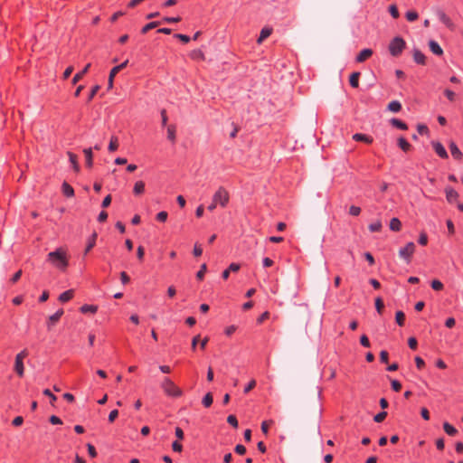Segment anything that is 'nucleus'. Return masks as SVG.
<instances>
[{
  "label": "nucleus",
  "instance_id": "15",
  "mask_svg": "<svg viewBox=\"0 0 463 463\" xmlns=\"http://www.w3.org/2000/svg\"><path fill=\"white\" fill-rule=\"evenodd\" d=\"M189 57L193 61H203L205 60V55H204L203 52L202 50H200V49L193 50L189 53Z\"/></svg>",
  "mask_w": 463,
  "mask_h": 463
},
{
  "label": "nucleus",
  "instance_id": "12",
  "mask_svg": "<svg viewBox=\"0 0 463 463\" xmlns=\"http://www.w3.org/2000/svg\"><path fill=\"white\" fill-rule=\"evenodd\" d=\"M446 199L449 203H452L458 198V194L452 187L445 188Z\"/></svg>",
  "mask_w": 463,
  "mask_h": 463
},
{
  "label": "nucleus",
  "instance_id": "7",
  "mask_svg": "<svg viewBox=\"0 0 463 463\" xmlns=\"http://www.w3.org/2000/svg\"><path fill=\"white\" fill-rule=\"evenodd\" d=\"M431 146L435 151V153L442 159H447L449 155L444 146L439 141H432Z\"/></svg>",
  "mask_w": 463,
  "mask_h": 463
},
{
  "label": "nucleus",
  "instance_id": "56",
  "mask_svg": "<svg viewBox=\"0 0 463 463\" xmlns=\"http://www.w3.org/2000/svg\"><path fill=\"white\" fill-rule=\"evenodd\" d=\"M388 360H389V354H388V352L387 351H381L380 353V361L383 363V364H387L388 363Z\"/></svg>",
  "mask_w": 463,
  "mask_h": 463
},
{
  "label": "nucleus",
  "instance_id": "29",
  "mask_svg": "<svg viewBox=\"0 0 463 463\" xmlns=\"http://www.w3.org/2000/svg\"><path fill=\"white\" fill-rule=\"evenodd\" d=\"M388 109L392 112L397 113L402 109V104L398 100H392L388 104Z\"/></svg>",
  "mask_w": 463,
  "mask_h": 463
},
{
  "label": "nucleus",
  "instance_id": "11",
  "mask_svg": "<svg viewBox=\"0 0 463 463\" xmlns=\"http://www.w3.org/2000/svg\"><path fill=\"white\" fill-rule=\"evenodd\" d=\"M63 313V309L60 308L54 314L50 316L49 321L47 323L48 328H51L52 326H54L60 320Z\"/></svg>",
  "mask_w": 463,
  "mask_h": 463
},
{
  "label": "nucleus",
  "instance_id": "62",
  "mask_svg": "<svg viewBox=\"0 0 463 463\" xmlns=\"http://www.w3.org/2000/svg\"><path fill=\"white\" fill-rule=\"evenodd\" d=\"M415 364L419 370H421L425 365L424 360L420 356L415 357Z\"/></svg>",
  "mask_w": 463,
  "mask_h": 463
},
{
  "label": "nucleus",
  "instance_id": "24",
  "mask_svg": "<svg viewBox=\"0 0 463 463\" xmlns=\"http://www.w3.org/2000/svg\"><path fill=\"white\" fill-rule=\"evenodd\" d=\"M167 138L175 143L176 139V127L175 125H169L167 127Z\"/></svg>",
  "mask_w": 463,
  "mask_h": 463
},
{
  "label": "nucleus",
  "instance_id": "18",
  "mask_svg": "<svg viewBox=\"0 0 463 463\" xmlns=\"http://www.w3.org/2000/svg\"><path fill=\"white\" fill-rule=\"evenodd\" d=\"M61 191H62L63 195L66 197H73L74 196V189L67 182H63V184L61 185Z\"/></svg>",
  "mask_w": 463,
  "mask_h": 463
},
{
  "label": "nucleus",
  "instance_id": "53",
  "mask_svg": "<svg viewBox=\"0 0 463 463\" xmlns=\"http://www.w3.org/2000/svg\"><path fill=\"white\" fill-rule=\"evenodd\" d=\"M391 385H392V389L394 392H400L401 389H402V383L399 381H397V380H392L391 382Z\"/></svg>",
  "mask_w": 463,
  "mask_h": 463
},
{
  "label": "nucleus",
  "instance_id": "46",
  "mask_svg": "<svg viewBox=\"0 0 463 463\" xmlns=\"http://www.w3.org/2000/svg\"><path fill=\"white\" fill-rule=\"evenodd\" d=\"M444 95L446 96V98L449 100V101H454L455 100V97H456V94L454 91H452L451 90H444Z\"/></svg>",
  "mask_w": 463,
  "mask_h": 463
},
{
  "label": "nucleus",
  "instance_id": "59",
  "mask_svg": "<svg viewBox=\"0 0 463 463\" xmlns=\"http://www.w3.org/2000/svg\"><path fill=\"white\" fill-rule=\"evenodd\" d=\"M43 392L51 399L52 404L57 400V397L49 389L43 390Z\"/></svg>",
  "mask_w": 463,
  "mask_h": 463
},
{
  "label": "nucleus",
  "instance_id": "41",
  "mask_svg": "<svg viewBox=\"0 0 463 463\" xmlns=\"http://www.w3.org/2000/svg\"><path fill=\"white\" fill-rule=\"evenodd\" d=\"M375 307H376V310L379 314H382L383 312V309L384 307V304H383V301L381 298H377L375 299Z\"/></svg>",
  "mask_w": 463,
  "mask_h": 463
},
{
  "label": "nucleus",
  "instance_id": "34",
  "mask_svg": "<svg viewBox=\"0 0 463 463\" xmlns=\"http://www.w3.org/2000/svg\"><path fill=\"white\" fill-rule=\"evenodd\" d=\"M96 238H97V234L93 233L92 236L89 239L86 249H85V254H87L95 246Z\"/></svg>",
  "mask_w": 463,
  "mask_h": 463
},
{
  "label": "nucleus",
  "instance_id": "55",
  "mask_svg": "<svg viewBox=\"0 0 463 463\" xmlns=\"http://www.w3.org/2000/svg\"><path fill=\"white\" fill-rule=\"evenodd\" d=\"M256 386V381L254 379H252L251 381L249 382V383L245 386L243 392L244 393H248L249 392H250L254 387Z\"/></svg>",
  "mask_w": 463,
  "mask_h": 463
},
{
  "label": "nucleus",
  "instance_id": "20",
  "mask_svg": "<svg viewBox=\"0 0 463 463\" xmlns=\"http://www.w3.org/2000/svg\"><path fill=\"white\" fill-rule=\"evenodd\" d=\"M85 158H86V165L90 168L93 165V154H92V148H85L83 150Z\"/></svg>",
  "mask_w": 463,
  "mask_h": 463
},
{
  "label": "nucleus",
  "instance_id": "25",
  "mask_svg": "<svg viewBox=\"0 0 463 463\" xmlns=\"http://www.w3.org/2000/svg\"><path fill=\"white\" fill-rule=\"evenodd\" d=\"M145 192V183L143 181H137L134 184L133 193L136 195H140Z\"/></svg>",
  "mask_w": 463,
  "mask_h": 463
},
{
  "label": "nucleus",
  "instance_id": "51",
  "mask_svg": "<svg viewBox=\"0 0 463 463\" xmlns=\"http://www.w3.org/2000/svg\"><path fill=\"white\" fill-rule=\"evenodd\" d=\"M349 213L353 216H358L361 213V208L355 205H352L349 208Z\"/></svg>",
  "mask_w": 463,
  "mask_h": 463
},
{
  "label": "nucleus",
  "instance_id": "63",
  "mask_svg": "<svg viewBox=\"0 0 463 463\" xmlns=\"http://www.w3.org/2000/svg\"><path fill=\"white\" fill-rule=\"evenodd\" d=\"M417 339L415 337H410L408 339V345L411 349L415 350L417 348Z\"/></svg>",
  "mask_w": 463,
  "mask_h": 463
},
{
  "label": "nucleus",
  "instance_id": "35",
  "mask_svg": "<svg viewBox=\"0 0 463 463\" xmlns=\"http://www.w3.org/2000/svg\"><path fill=\"white\" fill-rule=\"evenodd\" d=\"M160 22H150L148 24H146L142 29H141V33H146L149 30L151 29H154L156 27H157L159 25Z\"/></svg>",
  "mask_w": 463,
  "mask_h": 463
},
{
  "label": "nucleus",
  "instance_id": "43",
  "mask_svg": "<svg viewBox=\"0 0 463 463\" xmlns=\"http://www.w3.org/2000/svg\"><path fill=\"white\" fill-rule=\"evenodd\" d=\"M128 62V61L127 60L124 62H122L121 64L113 67L112 68V75L118 73L122 69H124L127 66Z\"/></svg>",
  "mask_w": 463,
  "mask_h": 463
},
{
  "label": "nucleus",
  "instance_id": "2",
  "mask_svg": "<svg viewBox=\"0 0 463 463\" xmlns=\"http://www.w3.org/2000/svg\"><path fill=\"white\" fill-rule=\"evenodd\" d=\"M161 388L169 397H181L183 391L168 377H165L161 383Z\"/></svg>",
  "mask_w": 463,
  "mask_h": 463
},
{
  "label": "nucleus",
  "instance_id": "28",
  "mask_svg": "<svg viewBox=\"0 0 463 463\" xmlns=\"http://www.w3.org/2000/svg\"><path fill=\"white\" fill-rule=\"evenodd\" d=\"M69 160L73 167V169L78 172L80 170V165L78 164L77 156L72 152H68Z\"/></svg>",
  "mask_w": 463,
  "mask_h": 463
},
{
  "label": "nucleus",
  "instance_id": "1",
  "mask_svg": "<svg viewBox=\"0 0 463 463\" xmlns=\"http://www.w3.org/2000/svg\"><path fill=\"white\" fill-rule=\"evenodd\" d=\"M47 260L54 267L61 270L66 269L69 264L66 252L61 248L57 249L54 251L49 252L47 255Z\"/></svg>",
  "mask_w": 463,
  "mask_h": 463
},
{
  "label": "nucleus",
  "instance_id": "33",
  "mask_svg": "<svg viewBox=\"0 0 463 463\" xmlns=\"http://www.w3.org/2000/svg\"><path fill=\"white\" fill-rule=\"evenodd\" d=\"M118 148V137L115 136H112L110 138V142L109 144V150L110 152H114Z\"/></svg>",
  "mask_w": 463,
  "mask_h": 463
},
{
  "label": "nucleus",
  "instance_id": "44",
  "mask_svg": "<svg viewBox=\"0 0 463 463\" xmlns=\"http://www.w3.org/2000/svg\"><path fill=\"white\" fill-rule=\"evenodd\" d=\"M386 416H387V412L386 411H381V412L377 413L374 416L373 420H374L375 422H382V421L384 420Z\"/></svg>",
  "mask_w": 463,
  "mask_h": 463
},
{
  "label": "nucleus",
  "instance_id": "32",
  "mask_svg": "<svg viewBox=\"0 0 463 463\" xmlns=\"http://www.w3.org/2000/svg\"><path fill=\"white\" fill-rule=\"evenodd\" d=\"M213 398L211 392L206 393L202 400V403L205 408H209L213 404Z\"/></svg>",
  "mask_w": 463,
  "mask_h": 463
},
{
  "label": "nucleus",
  "instance_id": "50",
  "mask_svg": "<svg viewBox=\"0 0 463 463\" xmlns=\"http://www.w3.org/2000/svg\"><path fill=\"white\" fill-rule=\"evenodd\" d=\"M87 449H88V452H89L90 457L92 458H96L97 451H96L95 447L92 444L88 443L87 444Z\"/></svg>",
  "mask_w": 463,
  "mask_h": 463
},
{
  "label": "nucleus",
  "instance_id": "40",
  "mask_svg": "<svg viewBox=\"0 0 463 463\" xmlns=\"http://www.w3.org/2000/svg\"><path fill=\"white\" fill-rule=\"evenodd\" d=\"M443 284L441 281L438 280V279H433L431 281V288L434 289V290H437V291H439V290H442L443 289Z\"/></svg>",
  "mask_w": 463,
  "mask_h": 463
},
{
  "label": "nucleus",
  "instance_id": "58",
  "mask_svg": "<svg viewBox=\"0 0 463 463\" xmlns=\"http://www.w3.org/2000/svg\"><path fill=\"white\" fill-rule=\"evenodd\" d=\"M446 224L449 233L450 235H453L455 233V227L453 222L451 220H447Z\"/></svg>",
  "mask_w": 463,
  "mask_h": 463
},
{
  "label": "nucleus",
  "instance_id": "30",
  "mask_svg": "<svg viewBox=\"0 0 463 463\" xmlns=\"http://www.w3.org/2000/svg\"><path fill=\"white\" fill-rule=\"evenodd\" d=\"M402 228L401 221L394 217L390 221V229L393 232H399Z\"/></svg>",
  "mask_w": 463,
  "mask_h": 463
},
{
  "label": "nucleus",
  "instance_id": "38",
  "mask_svg": "<svg viewBox=\"0 0 463 463\" xmlns=\"http://www.w3.org/2000/svg\"><path fill=\"white\" fill-rule=\"evenodd\" d=\"M206 270H207V266L205 263H203V265H201L200 269L197 271L196 278L199 280H203Z\"/></svg>",
  "mask_w": 463,
  "mask_h": 463
},
{
  "label": "nucleus",
  "instance_id": "23",
  "mask_svg": "<svg viewBox=\"0 0 463 463\" xmlns=\"http://www.w3.org/2000/svg\"><path fill=\"white\" fill-rule=\"evenodd\" d=\"M80 310L82 314H87V313L95 314L98 311V306L85 304L80 307Z\"/></svg>",
  "mask_w": 463,
  "mask_h": 463
},
{
  "label": "nucleus",
  "instance_id": "17",
  "mask_svg": "<svg viewBox=\"0 0 463 463\" xmlns=\"http://www.w3.org/2000/svg\"><path fill=\"white\" fill-rule=\"evenodd\" d=\"M353 139L355 140V141H359V142H364V143H367V144H371L373 142V137L368 136V135H365V134H362V133H356L353 136Z\"/></svg>",
  "mask_w": 463,
  "mask_h": 463
},
{
  "label": "nucleus",
  "instance_id": "37",
  "mask_svg": "<svg viewBox=\"0 0 463 463\" xmlns=\"http://www.w3.org/2000/svg\"><path fill=\"white\" fill-rule=\"evenodd\" d=\"M368 229L372 232H380L382 229V222L380 221H376V222L369 224Z\"/></svg>",
  "mask_w": 463,
  "mask_h": 463
},
{
  "label": "nucleus",
  "instance_id": "61",
  "mask_svg": "<svg viewBox=\"0 0 463 463\" xmlns=\"http://www.w3.org/2000/svg\"><path fill=\"white\" fill-rule=\"evenodd\" d=\"M237 330V326L232 325L225 328L224 333L227 336H231Z\"/></svg>",
  "mask_w": 463,
  "mask_h": 463
},
{
  "label": "nucleus",
  "instance_id": "21",
  "mask_svg": "<svg viewBox=\"0 0 463 463\" xmlns=\"http://www.w3.org/2000/svg\"><path fill=\"white\" fill-rule=\"evenodd\" d=\"M74 296V290L73 289H68L64 292H62L59 296V300L62 303L70 301Z\"/></svg>",
  "mask_w": 463,
  "mask_h": 463
},
{
  "label": "nucleus",
  "instance_id": "16",
  "mask_svg": "<svg viewBox=\"0 0 463 463\" xmlns=\"http://www.w3.org/2000/svg\"><path fill=\"white\" fill-rule=\"evenodd\" d=\"M429 47H430V50L435 54V55H438V56H441L443 54V50L442 48L440 47V45L434 40H430L429 42Z\"/></svg>",
  "mask_w": 463,
  "mask_h": 463
},
{
  "label": "nucleus",
  "instance_id": "60",
  "mask_svg": "<svg viewBox=\"0 0 463 463\" xmlns=\"http://www.w3.org/2000/svg\"><path fill=\"white\" fill-rule=\"evenodd\" d=\"M99 90V85H95L94 87H92V89L89 94V97H88V101H90L95 97V95L97 94Z\"/></svg>",
  "mask_w": 463,
  "mask_h": 463
},
{
  "label": "nucleus",
  "instance_id": "57",
  "mask_svg": "<svg viewBox=\"0 0 463 463\" xmlns=\"http://www.w3.org/2000/svg\"><path fill=\"white\" fill-rule=\"evenodd\" d=\"M360 344L364 346V347H370V341H369V338L367 337V335H363L361 337H360Z\"/></svg>",
  "mask_w": 463,
  "mask_h": 463
},
{
  "label": "nucleus",
  "instance_id": "52",
  "mask_svg": "<svg viewBox=\"0 0 463 463\" xmlns=\"http://www.w3.org/2000/svg\"><path fill=\"white\" fill-rule=\"evenodd\" d=\"M418 242L422 245V246H425L427 245L428 243V236L425 232H421L419 236V240H418Z\"/></svg>",
  "mask_w": 463,
  "mask_h": 463
},
{
  "label": "nucleus",
  "instance_id": "5",
  "mask_svg": "<svg viewBox=\"0 0 463 463\" xmlns=\"http://www.w3.org/2000/svg\"><path fill=\"white\" fill-rule=\"evenodd\" d=\"M28 355L29 353L27 349H24L15 356L14 371L20 377H23L24 374V359H25Z\"/></svg>",
  "mask_w": 463,
  "mask_h": 463
},
{
  "label": "nucleus",
  "instance_id": "4",
  "mask_svg": "<svg viewBox=\"0 0 463 463\" xmlns=\"http://www.w3.org/2000/svg\"><path fill=\"white\" fill-rule=\"evenodd\" d=\"M405 41L402 38H393L389 44L390 53L394 57L399 56L405 48Z\"/></svg>",
  "mask_w": 463,
  "mask_h": 463
},
{
  "label": "nucleus",
  "instance_id": "39",
  "mask_svg": "<svg viewBox=\"0 0 463 463\" xmlns=\"http://www.w3.org/2000/svg\"><path fill=\"white\" fill-rule=\"evenodd\" d=\"M405 17L409 22H414L418 19L419 14L415 11H408L405 14Z\"/></svg>",
  "mask_w": 463,
  "mask_h": 463
},
{
  "label": "nucleus",
  "instance_id": "10",
  "mask_svg": "<svg viewBox=\"0 0 463 463\" xmlns=\"http://www.w3.org/2000/svg\"><path fill=\"white\" fill-rule=\"evenodd\" d=\"M373 55L372 49L365 48L362 50L356 56L355 61L356 62H364L368 58H370Z\"/></svg>",
  "mask_w": 463,
  "mask_h": 463
},
{
  "label": "nucleus",
  "instance_id": "31",
  "mask_svg": "<svg viewBox=\"0 0 463 463\" xmlns=\"http://www.w3.org/2000/svg\"><path fill=\"white\" fill-rule=\"evenodd\" d=\"M443 429L444 431L449 436H455L458 433L457 429L449 422H444Z\"/></svg>",
  "mask_w": 463,
  "mask_h": 463
},
{
  "label": "nucleus",
  "instance_id": "27",
  "mask_svg": "<svg viewBox=\"0 0 463 463\" xmlns=\"http://www.w3.org/2000/svg\"><path fill=\"white\" fill-rule=\"evenodd\" d=\"M359 78H360V72H357V71L353 72L350 75L349 82H350V85L353 88H358L359 87Z\"/></svg>",
  "mask_w": 463,
  "mask_h": 463
},
{
  "label": "nucleus",
  "instance_id": "6",
  "mask_svg": "<svg viewBox=\"0 0 463 463\" xmlns=\"http://www.w3.org/2000/svg\"><path fill=\"white\" fill-rule=\"evenodd\" d=\"M414 251L415 244L413 242H408L403 248L400 249L399 256L409 263Z\"/></svg>",
  "mask_w": 463,
  "mask_h": 463
},
{
  "label": "nucleus",
  "instance_id": "8",
  "mask_svg": "<svg viewBox=\"0 0 463 463\" xmlns=\"http://www.w3.org/2000/svg\"><path fill=\"white\" fill-rule=\"evenodd\" d=\"M437 16L439 20L449 29L453 30L454 29V24L451 21V19L443 12L442 10L437 11Z\"/></svg>",
  "mask_w": 463,
  "mask_h": 463
},
{
  "label": "nucleus",
  "instance_id": "13",
  "mask_svg": "<svg viewBox=\"0 0 463 463\" xmlns=\"http://www.w3.org/2000/svg\"><path fill=\"white\" fill-rule=\"evenodd\" d=\"M449 150H450L451 156H452L456 160H461V159H462V157H463V154H462V152L459 150V148L458 147V146L456 145V143H454V142H450V144H449Z\"/></svg>",
  "mask_w": 463,
  "mask_h": 463
},
{
  "label": "nucleus",
  "instance_id": "45",
  "mask_svg": "<svg viewBox=\"0 0 463 463\" xmlns=\"http://www.w3.org/2000/svg\"><path fill=\"white\" fill-rule=\"evenodd\" d=\"M227 422L233 428H238V420L234 415H229L227 417Z\"/></svg>",
  "mask_w": 463,
  "mask_h": 463
},
{
  "label": "nucleus",
  "instance_id": "22",
  "mask_svg": "<svg viewBox=\"0 0 463 463\" xmlns=\"http://www.w3.org/2000/svg\"><path fill=\"white\" fill-rule=\"evenodd\" d=\"M390 123L392 124V127L398 128V129H401V130H407L408 129V126L405 122L402 121L401 119L399 118H392L390 120Z\"/></svg>",
  "mask_w": 463,
  "mask_h": 463
},
{
  "label": "nucleus",
  "instance_id": "49",
  "mask_svg": "<svg viewBox=\"0 0 463 463\" xmlns=\"http://www.w3.org/2000/svg\"><path fill=\"white\" fill-rule=\"evenodd\" d=\"M389 12L391 14V15L393 17V18H398L399 17V11H398V8L395 5H390L389 7Z\"/></svg>",
  "mask_w": 463,
  "mask_h": 463
},
{
  "label": "nucleus",
  "instance_id": "9",
  "mask_svg": "<svg viewBox=\"0 0 463 463\" xmlns=\"http://www.w3.org/2000/svg\"><path fill=\"white\" fill-rule=\"evenodd\" d=\"M412 57H413V61L417 64H420V65L426 64V56L421 51H420L418 49H414L412 52Z\"/></svg>",
  "mask_w": 463,
  "mask_h": 463
},
{
  "label": "nucleus",
  "instance_id": "36",
  "mask_svg": "<svg viewBox=\"0 0 463 463\" xmlns=\"http://www.w3.org/2000/svg\"><path fill=\"white\" fill-rule=\"evenodd\" d=\"M395 320H396V323L400 326H402L404 325V321H405V315L402 311H397L396 314H395Z\"/></svg>",
  "mask_w": 463,
  "mask_h": 463
},
{
  "label": "nucleus",
  "instance_id": "19",
  "mask_svg": "<svg viewBox=\"0 0 463 463\" xmlns=\"http://www.w3.org/2000/svg\"><path fill=\"white\" fill-rule=\"evenodd\" d=\"M272 33V29L269 27H264L260 33V36L257 39V43L260 44L265 39H267Z\"/></svg>",
  "mask_w": 463,
  "mask_h": 463
},
{
  "label": "nucleus",
  "instance_id": "26",
  "mask_svg": "<svg viewBox=\"0 0 463 463\" xmlns=\"http://www.w3.org/2000/svg\"><path fill=\"white\" fill-rule=\"evenodd\" d=\"M398 146L404 152H408L411 147V145L402 137L398 138Z\"/></svg>",
  "mask_w": 463,
  "mask_h": 463
},
{
  "label": "nucleus",
  "instance_id": "47",
  "mask_svg": "<svg viewBox=\"0 0 463 463\" xmlns=\"http://www.w3.org/2000/svg\"><path fill=\"white\" fill-rule=\"evenodd\" d=\"M175 38L176 39H179L181 42H183L184 43H187L190 42L191 38L186 35V34H182V33H175Z\"/></svg>",
  "mask_w": 463,
  "mask_h": 463
},
{
  "label": "nucleus",
  "instance_id": "64",
  "mask_svg": "<svg viewBox=\"0 0 463 463\" xmlns=\"http://www.w3.org/2000/svg\"><path fill=\"white\" fill-rule=\"evenodd\" d=\"M118 416V410H112L109 414V421L113 422L117 417Z\"/></svg>",
  "mask_w": 463,
  "mask_h": 463
},
{
  "label": "nucleus",
  "instance_id": "42",
  "mask_svg": "<svg viewBox=\"0 0 463 463\" xmlns=\"http://www.w3.org/2000/svg\"><path fill=\"white\" fill-rule=\"evenodd\" d=\"M167 217H168V213L165 211H162L156 214V219L160 222H165L167 220Z\"/></svg>",
  "mask_w": 463,
  "mask_h": 463
},
{
  "label": "nucleus",
  "instance_id": "3",
  "mask_svg": "<svg viewBox=\"0 0 463 463\" xmlns=\"http://www.w3.org/2000/svg\"><path fill=\"white\" fill-rule=\"evenodd\" d=\"M213 203H216L222 207H226L230 201V194L228 191L223 187L220 186L213 196Z\"/></svg>",
  "mask_w": 463,
  "mask_h": 463
},
{
  "label": "nucleus",
  "instance_id": "48",
  "mask_svg": "<svg viewBox=\"0 0 463 463\" xmlns=\"http://www.w3.org/2000/svg\"><path fill=\"white\" fill-rule=\"evenodd\" d=\"M193 254L195 257H200L203 254V249L200 244L195 243L193 250Z\"/></svg>",
  "mask_w": 463,
  "mask_h": 463
},
{
  "label": "nucleus",
  "instance_id": "54",
  "mask_svg": "<svg viewBox=\"0 0 463 463\" xmlns=\"http://www.w3.org/2000/svg\"><path fill=\"white\" fill-rule=\"evenodd\" d=\"M417 130L420 135H427L429 133V128L425 125L419 124L417 126Z\"/></svg>",
  "mask_w": 463,
  "mask_h": 463
},
{
  "label": "nucleus",
  "instance_id": "14",
  "mask_svg": "<svg viewBox=\"0 0 463 463\" xmlns=\"http://www.w3.org/2000/svg\"><path fill=\"white\" fill-rule=\"evenodd\" d=\"M90 66L91 64L88 63L80 71L77 72L73 76L71 83L73 85L77 84L82 79V77L89 71Z\"/></svg>",
  "mask_w": 463,
  "mask_h": 463
}]
</instances>
